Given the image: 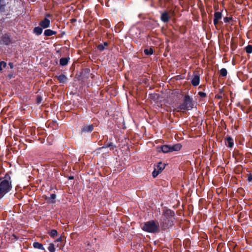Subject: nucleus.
I'll use <instances>...</instances> for the list:
<instances>
[{"mask_svg": "<svg viewBox=\"0 0 252 252\" xmlns=\"http://www.w3.org/2000/svg\"><path fill=\"white\" fill-rule=\"evenodd\" d=\"M93 125L86 126L82 128V131L83 132H91L93 131Z\"/></svg>", "mask_w": 252, "mask_h": 252, "instance_id": "13", "label": "nucleus"}, {"mask_svg": "<svg viewBox=\"0 0 252 252\" xmlns=\"http://www.w3.org/2000/svg\"><path fill=\"white\" fill-rule=\"evenodd\" d=\"M144 53L147 55H151L153 54V50L150 48L149 49H146L144 50Z\"/></svg>", "mask_w": 252, "mask_h": 252, "instance_id": "20", "label": "nucleus"}, {"mask_svg": "<svg viewBox=\"0 0 252 252\" xmlns=\"http://www.w3.org/2000/svg\"><path fill=\"white\" fill-rule=\"evenodd\" d=\"M68 60L66 58H62L60 60V63L61 65L64 66L67 64Z\"/></svg>", "mask_w": 252, "mask_h": 252, "instance_id": "18", "label": "nucleus"}, {"mask_svg": "<svg viewBox=\"0 0 252 252\" xmlns=\"http://www.w3.org/2000/svg\"><path fill=\"white\" fill-rule=\"evenodd\" d=\"M43 32V29L40 27H36L33 29V33L37 35H40Z\"/></svg>", "mask_w": 252, "mask_h": 252, "instance_id": "15", "label": "nucleus"}, {"mask_svg": "<svg viewBox=\"0 0 252 252\" xmlns=\"http://www.w3.org/2000/svg\"><path fill=\"white\" fill-rule=\"evenodd\" d=\"M12 182L9 175L6 174L3 178L0 179V199L12 189Z\"/></svg>", "mask_w": 252, "mask_h": 252, "instance_id": "1", "label": "nucleus"}, {"mask_svg": "<svg viewBox=\"0 0 252 252\" xmlns=\"http://www.w3.org/2000/svg\"><path fill=\"white\" fill-rule=\"evenodd\" d=\"M56 198V195L55 194H51L50 195V196L49 197V200L51 202L54 203L55 202V199Z\"/></svg>", "mask_w": 252, "mask_h": 252, "instance_id": "25", "label": "nucleus"}, {"mask_svg": "<svg viewBox=\"0 0 252 252\" xmlns=\"http://www.w3.org/2000/svg\"><path fill=\"white\" fill-rule=\"evenodd\" d=\"M222 17V14L220 12H216L214 13V19L213 20L214 24L216 26L218 23L219 20Z\"/></svg>", "mask_w": 252, "mask_h": 252, "instance_id": "7", "label": "nucleus"}, {"mask_svg": "<svg viewBox=\"0 0 252 252\" xmlns=\"http://www.w3.org/2000/svg\"><path fill=\"white\" fill-rule=\"evenodd\" d=\"M143 230L152 233H156L159 231V225L158 222L150 220L145 222L142 227Z\"/></svg>", "mask_w": 252, "mask_h": 252, "instance_id": "2", "label": "nucleus"}, {"mask_svg": "<svg viewBox=\"0 0 252 252\" xmlns=\"http://www.w3.org/2000/svg\"><path fill=\"white\" fill-rule=\"evenodd\" d=\"M41 100H42V99H41V97L38 96L37 97V103H40L41 102Z\"/></svg>", "mask_w": 252, "mask_h": 252, "instance_id": "32", "label": "nucleus"}, {"mask_svg": "<svg viewBox=\"0 0 252 252\" xmlns=\"http://www.w3.org/2000/svg\"><path fill=\"white\" fill-rule=\"evenodd\" d=\"M33 247L35 249H40V250H44L43 246L41 243L38 242H34L33 244Z\"/></svg>", "mask_w": 252, "mask_h": 252, "instance_id": "17", "label": "nucleus"}, {"mask_svg": "<svg viewBox=\"0 0 252 252\" xmlns=\"http://www.w3.org/2000/svg\"><path fill=\"white\" fill-rule=\"evenodd\" d=\"M248 180L249 182H252V174H250L248 178Z\"/></svg>", "mask_w": 252, "mask_h": 252, "instance_id": "29", "label": "nucleus"}, {"mask_svg": "<svg viewBox=\"0 0 252 252\" xmlns=\"http://www.w3.org/2000/svg\"><path fill=\"white\" fill-rule=\"evenodd\" d=\"M107 147H112L113 148H114L116 147V146L114 145L113 143L111 142L109 144L105 145L103 147L100 148L99 149Z\"/></svg>", "mask_w": 252, "mask_h": 252, "instance_id": "24", "label": "nucleus"}, {"mask_svg": "<svg viewBox=\"0 0 252 252\" xmlns=\"http://www.w3.org/2000/svg\"><path fill=\"white\" fill-rule=\"evenodd\" d=\"M57 234L58 232L56 229H52L49 232V235L52 237H54L55 236H57Z\"/></svg>", "mask_w": 252, "mask_h": 252, "instance_id": "23", "label": "nucleus"}, {"mask_svg": "<svg viewBox=\"0 0 252 252\" xmlns=\"http://www.w3.org/2000/svg\"><path fill=\"white\" fill-rule=\"evenodd\" d=\"M97 48L100 51H102L104 49V46L102 44H100L98 45Z\"/></svg>", "mask_w": 252, "mask_h": 252, "instance_id": "28", "label": "nucleus"}, {"mask_svg": "<svg viewBox=\"0 0 252 252\" xmlns=\"http://www.w3.org/2000/svg\"><path fill=\"white\" fill-rule=\"evenodd\" d=\"M161 20L164 23H166L169 21V17L167 12H164L162 13L161 15Z\"/></svg>", "mask_w": 252, "mask_h": 252, "instance_id": "11", "label": "nucleus"}, {"mask_svg": "<svg viewBox=\"0 0 252 252\" xmlns=\"http://www.w3.org/2000/svg\"><path fill=\"white\" fill-rule=\"evenodd\" d=\"M165 164L159 162L158 163L157 166L155 167L154 170L152 173V175L154 178H156L158 175L161 173L162 170L165 168Z\"/></svg>", "mask_w": 252, "mask_h": 252, "instance_id": "5", "label": "nucleus"}, {"mask_svg": "<svg viewBox=\"0 0 252 252\" xmlns=\"http://www.w3.org/2000/svg\"><path fill=\"white\" fill-rule=\"evenodd\" d=\"M199 95H200V96H201V97H204V96H205V95H206L205 93H203V92H199Z\"/></svg>", "mask_w": 252, "mask_h": 252, "instance_id": "30", "label": "nucleus"}, {"mask_svg": "<svg viewBox=\"0 0 252 252\" xmlns=\"http://www.w3.org/2000/svg\"><path fill=\"white\" fill-rule=\"evenodd\" d=\"M217 97L219 99L221 98V96H218Z\"/></svg>", "mask_w": 252, "mask_h": 252, "instance_id": "35", "label": "nucleus"}, {"mask_svg": "<svg viewBox=\"0 0 252 252\" xmlns=\"http://www.w3.org/2000/svg\"><path fill=\"white\" fill-rule=\"evenodd\" d=\"M62 238L61 237H59L55 241V243L60 242V241H62Z\"/></svg>", "mask_w": 252, "mask_h": 252, "instance_id": "31", "label": "nucleus"}, {"mask_svg": "<svg viewBox=\"0 0 252 252\" xmlns=\"http://www.w3.org/2000/svg\"><path fill=\"white\" fill-rule=\"evenodd\" d=\"M69 179H73V177H69Z\"/></svg>", "mask_w": 252, "mask_h": 252, "instance_id": "34", "label": "nucleus"}, {"mask_svg": "<svg viewBox=\"0 0 252 252\" xmlns=\"http://www.w3.org/2000/svg\"><path fill=\"white\" fill-rule=\"evenodd\" d=\"M56 34V32L50 29L45 30L44 34L45 36H50Z\"/></svg>", "mask_w": 252, "mask_h": 252, "instance_id": "12", "label": "nucleus"}, {"mask_svg": "<svg viewBox=\"0 0 252 252\" xmlns=\"http://www.w3.org/2000/svg\"><path fill=\"white\" fill-rule=\"evenodd\" d=\"M174 213L171 210H166L162 215V221L163 225L165 227L171 226L173 224V217Z\"/></svg>", "mask_w": 252, "mask_h": 252, "instance_id": "3", "label": "nucleus"}, {"mask_svg": "<svg viewBox=\"0 0 252 252\" xmlns=\"http://www.w3.org/2000/svg\"><path fill=\"white\" fill-rule=\"evenodd\" d=\"M194 103L189 96L186 95L184 98V102L181 104L177 108L180 110H189L193 108Z\"/></svg>", "mask_w": 252, "mask_h": 252, "instance_id": "4", "label": "nucleus"}, {"mask_svg": "<svg viewBox=\"0 0 252 252\" xmlns=\"http://www.w3.org/2000/svg\"><path fill=\"white\" fill-rule=\"evenodd\" d=\"M231 19H232L231 17H226L224 18L223 20L225 23H227V22H229Z\"/></svg>", "mask_w": 252, "mask_h": 252, "instance_id": "27", "label": "nucleus"}, {"mask_svg": "<svg viewBox=\"0 0 252 252\" xmlns=\"http://www.w3.org/2000/svg\"><path fill=\"white\" fill-rule=\"evenodd\" d=\"M8 64L10 66L11 68H12L13 67V65L12 63H9Z\"/></svg>", "mask_w": 252, "mask_h": 252, "instance_id": "33", "label": "nucleus"}, {"mask_svg": "<svg viewBox=\"0 0 252 252\" xmlns=\"http://www.w3.org/2000/svg\"><path fill=\"white\" fill-rule=\"evenodd\" d=\"M226 145L229 148H232L234 145L233 140L231 137H227L225 139Z\"/></svg>", "mask_w": 252, "mask_h": 252, "instance_id": "10", "label": "nucleus"}, {"mask_svg": "<svg viewBox=\"0 0 252 252\" xmlns=\"http://www.w3.org/2000/svg\"><path fill=\"white\" fill-rule=\"evenodd\" d=\"M170 152L174 151H179L182 148V145L181 144L178 143L173 145H170Z\"/></svg>", "mask_w": 252, "mask_h": 252, "instance_id": "8", "label": "nucleus"}, {"mask_svg": "<svg viewBox=\"0 0 252 252\" xmlns=\"http://www.w3.org/2000/svg\"><path fill=\"white\" fill-rule=\"evenodd\" d=\"M48 249L50 252H55V245L53 243L50 244Z\"/></svg>", "mask_w": 252, "mask_h": 252, "instance_id": "21", "label": "nucleus"}, {"mask_svg": "<svg viewBox=\"0 0 252 252\" xmlns=\"http://www.w3.org/2000/svg\"><path fill=\"white\" fill-rule=\"evenodd\" d=\"M50 25V21L47 18H44L43 20L41 21L39 23L40 26L42 29H46L49 27Z\"/></svg>", "mask_w": 252, "mask_h": 252, "instance_id": "6", "label": "nucleus"}, {"mask_svg": "<svg viewBox=\"0 0 252 252\" xmlns=\"http://www.w3.org/2000/svg\"><path fill=\"white\" fill-rule=\"evenodd\" d=\"M160 149L163 153L170 152V145H163L160 147Z\"/></svg>", "mask_w": 252, "mask_h": 252, "instance_id": "16", "label": "nucleus"}, {"mask_svg": "<svg viewBox=\"0 0 252 252\" xmlns=\"http://www.w3.org/2000/svg\"><path fill=\"white\" fill-rule=\"evenodd\" d=\"M200 83V77L199 75H194L192 80H191V84L193 86H197Z\"/></svg>", "mask_w": 252, "mask_h": 252, "instance_id": "9", "label": "nucleus"}, {"mask_svg": "<svg viewBox=\"0 0 252 252\" xmlns=\"http://www.w3.org/2000/svg\"><path fill=\"white\" fill-rule=\"evenodd\" d=\"M56 77L59 80L60 83H65L67 80V77L63 74H60L59 76H56Z\"/></svg>", "mask_w": 252, "mask_h": 252, "instance_id": "14", "label": "nucleus"}, {"mask_svg": "<svg viewBox=\"0 0 252 252\" xmlns=\"http://www.w3.org/2000/svg\"><path fill=\"white\" fill-rule=\"evenodd\" d=\"M104 45H105V46H107V43H106V42H105V43H104Z\"/></svg>", "mask_w": 252, "mask_h": 252, "instance_id": "36", "label": "nucleus"}, {"mask_svg": "<svg viewBox=\"0 0 252 252\" xmlns=\"http://www.w3.org/2000/svg\"><path fill=\"white\" fill-rule=\"evenodd\" d=\"M246 52L248 54L252 53V45H248L245 48Z\"/></svg>", "mask_w": 252, "mask_h": 252, "instance_id": "22", "label": "nucleus"}, {"mask_svg": "<svg viewBox=\"0 0 252 252\" xmlns=\"http://www.w3.org/2000/svg\"><path fill=\"white\" fill-rule=\"evenodd\" d=\"M6 66V63L4 61H1L0 62V71H2L3 69V67H5Z\"/></svg>", "mask_w": 252, "mask_h": 252, "instance_id": "26", "label": "nucleus"}, {"mask_svg": "<svg viewBox=\"0 0 252 252\" xmlns=\"http://www.w3.org/2000/svg\"><path fill=\"white\" fill-rule=\"evenodd\" d=\"M227 74V71L225 68H221L220 70V75L222 77L226 76Z\"/></svg>", "mask_w": 252, "mask_h": 252, "instance_id": "19", "label": "nucleus"}]
</instances>
